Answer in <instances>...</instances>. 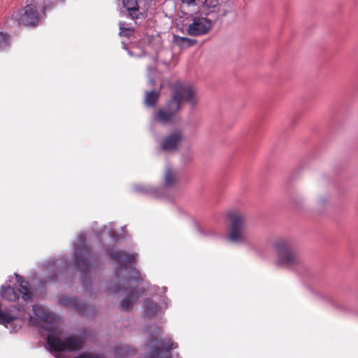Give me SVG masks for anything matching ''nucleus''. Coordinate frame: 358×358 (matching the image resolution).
<instances>
[{
	"label": "nucleus",
	"instance_id": "nucleus-1",
	"mask_svg": "<svg viewBox=\"0 0 358 358\" xmlns=\"http://www.w3.org/2000/svg\"><path fill=\"white\" fill-rule=\"evenodd\" d=\"M172 90L171 99L165 106L154 113L152 118L155 122L164 125L177 123L180 121L178 115L182 108L183 101L192 106L196 105L197 92L194 86L176 82L173 85Z\"/></svg>",
	"mask_w": 358,
	"mask_h": 358
},
{
	"label": "nucleus",
	"instance_id": "nucleus-2",
	"mask_svg": "<svg viewBox=\"0 0 358 358\" xmlns=\"http://www.w3.org/2000/svg\"><path fill=\"white\" fill-rule=\"evenodd\" d=\"M33 311L40 317L42 328L51 332L47 337V343L50 350L55 352H69L80 350L83 348L84 341L78 336H71L61 339L54 334L57 331L58 326L57 318L55 315L45 312L43 308L37 305L33 306Z\"/></svg>",
	"mask_w": 358,
	"mask_h": 358
},
{
	"label": "nucleus",
	"instance_id": "nucleus-3",
	"mask_svg": "<svg viewBox=\"0 0 358 358\" xmlns=\"http://www.w3.org/2000/svg\"><path fill=\"white\" fill-rule=\"evenodd\" d=\"M273 248L278 253L276 265L279 267L295 268L302 263L298 242L292 238L276 239Z\"/></svg>",
	"mask_w": 358,
	"mask_h": 358
},
{
	"label": "nucleus",
	"instance_id": "nucleus-4",
	"mask_svg": "<svg viewBox=\"0 0 358 358\" xmlns=\"http://www.w3.org/2000/svg\"><path fill=\"white\" fill-rule=\"evenodd\" d=\"M227 217L230 222L228 238L232 243H245L248 241L247 235V216L236 210L228 213Z\"/></svg>",
	"mask_w": 358,
	"mask_h": 358
},
{
	"label": "nucleus",
	"instance_id": "nucleus-5",
	"mask_svg": "<svg viewBox=\"0 0 358 358\" xmlns=\"http://www.w3.org/2000/svg\"><path fill=\"white\" fill-rule=\"evenodd\" d=\"M157 330L155 334L150 335L148 345L152 349L149 353V358H171V350L178 348V344L170 338H162L160 336V328L155 327Z\"/></svg>",
	"mask_w": 358,
	"mask_h": 358
},
{
	"label": "nucleus",
	"instance_id": "nucleus-6",
	"mask_svg": "<svg viewBox=\"0 0 358 358\" xmlns=\"http://www.w3.org/2000/svg\"><path fill=\"white\" fill-rule=\"evenodd\" d=\"M75 259L74 264L78 271L86 274L90 270L93 257L90 253V247L87 245L85 240L80 237L76 240L75 244Z\"/></svg>",
	"mask_w": 358,
	"mask_h": 358
},
{
	"label": "nucleus",
	"instance_id": "nucleus-7",
	"mask_svg": "<svg viewBox=\"0 0 358 358\" xmlns=\"http://www.w3.org/2000/svg\"><path fill=\"white\" fill-rule=\"evenodd\" d=\"M16 278L19 287L17 290L11 286H2L1 293L2 298L10 301H15L19 298L20 294H21L22 299L24 301L30 300L32 294L29 289V283L24 280L21 276L17 275Z\"/></svg>",
	"mask_w": 358,
	"mask_h": 358
},
{
	"label": "nucleus",
	"instance_id": "nucleus-8",
	"mask_svg": "<svg viewBox=\"0 0 358 358\" xmlns=\"http://www.w3.org/2000/svg\"><path fill=\"white\" fill-rule=\"evenodd\" d=\"M12 18L19 24L27 27L36 26L39 22L36 6L33 4H28L20 10L14 12Z\"/></svg>",
	"mask_w": 358,
	"mask_h": 358
},
{
	"label": "nucleus",
	"instance_id": "nucleus-9",
	"mask_svg": "<svg viewBox=\"0 0 358 358\" xmlns=\"http://www.w3.org/2000/svg\"><path fill=\"white\" fill-rule=\"evenodd\" d=\"M184 140L181 131L176 130L167 134L161 142V149L166 152L177 151Z\"/></svg>",
	"mask_w": 358,
	"mask_h": 358
},
{
	"label": "nucleus",
	"instance_id": "nucleus-10",
	"mask_svg": "<svg viewBox=\"0 0 358 358\" xmlns=\"http://www.w3.org/2000/svg\"><path fill=\"white\" fill-rule=\"evenodd\" d=\"M211 28V22L206 18H194L192 23L189 24L187 33L191 36H200L209 31Z\"/></svg>",
	"mask_w": 358,
	"mask_h": 358
},
{
	"label": "nucleus",
	"instance_id": "nucleus-11",
	"mask_svg": "<svg viewBox=\"0 0 358 358\" xmlns=\"http://www.w3.org/2000/svg\"><path fill=\"white\" fill-rule=\"evenodd\" d=\"M112 259L118 263L122 268H128L134 263L136 256L134 254H129L126 251L114 250L110 254Z\"/></svg>",
	"mask_w": 358,
	"mask_h": 358
},
{
	"label": "nucleus",
	"instance_id": "nucleus-12",
	"mask_svg": "<svg viewBox=\"0 0 358 358\" xmlns=\"http://www.w3.org/2000/svg\"><path fill=\"white\" fill-rule=\"evenodd\" d=\"M144 292L145 289L143 288L131 292L129 296H126L123 299L120 305V309L124 311L130 310L133 307L134 303L143 294Z\"/></svg>",
	"mask_w": 358,
	"mask_h": 358
},
{
	"label": "nucleus",
	"instance_id": "nucleus-13",
	"mask_svg": "<svg viewBox=\"0 0 358 358\" xmlns=\"http://www.w3.org/2000/svg\"><path fill=\"white\" fill-rule=\"evenodd\" d=\"M178 172L171 167H167L164 176V185L166 187H174L178 182Z\"/></svg>",
	"mask_w": 358,
	"mask_h": 358
},
{
	"label": "nucleus",
	"instance_id": "nucleus-14",
	"mask_svg": "<svg viewBox=\"0 0 358 358\" xmlns=\"http://www.w3.org/2000/svg\"><path fill=\"white\" fill-rule=\"evenodd\" d=\"M161 88L159 90H151L145 92L144 104L146 106L155 107L159 99Z\"/></svg>",
	"mask_w": 358,
	"mask_h": 358
},
{
	"label": "nucleus",
	"instance_id": "nucleus-15",
	"mask_svg": "<svg viewBox=\"0 0 358 358\" xmlns=\"http://www.w3.org/2000/svg\"><path fill=\"white\" fill-rule=\"evenodd\" d=\"M145 315L147 317H152L157 314L159 306L150 299H146L144 301Z\"/></svg>",
	"mask_w": 358,
	"mask_h": 358
},
{
	"label": "nucleus",
	"instance_id": "nucleus-16",
	"mask_svg": "<svg viewBox=\"0 0 358 358\" xmlns=\"http://www.w3.org/2000/svg\"><path fill=\"white\" fill-rule=\"evenodd\" d=\"M173 42L180 48L185 49L193 46L194 44H196V41L195 39L174 35Z\"/></svg>",
	"mask_w": 358,
	"mask_h": 358
},
{
	"label": "nucleus",
	"instance_id": "nucleus-17",
	"mask_svg": "<svg viewBox=\"0 0 358 358\" xmlns=\"http://www.w3.org/2000/svg\"><path fill=\"white\" fill-rule=\"evenodd\" d=\"M123 6L133 19L137 17L136 12L138 11L137 0H123Z\"/></svg>",
	"mask_w": 358,
	"mask_h": 358
},
{
	"label": "nucleus",
	"instance_id": "nucleus-18",
	"mask_svg": "<svg viewBox=\"0 0 358 358\" xmlns=\"http://www.w3.org/2000/svg\"><path fill=\"white\" fill-rule=\"evenodd\" d=\"M59 303L65 306H73L75 308L78 309L80 313L81 309L78 304V300L76 298L70 297L67 296H62L59 299Z\"/></svg>",
	"mask_w": 358,
	"mask_h": 358
},
{
	"label": "nucleus",
	"instance_id": "nucleus-19",
	"mask_svg": "<svg viewBox=\"0 0 358 358\" xmlns=\"http://www.w3.org/2000/svg\"><path fill=\"white\" fill-rule=\"evenodd\" d=\"M134 352V350H131L127 345L117 346L114 348L115 355L120 357H127Z\"/></svg>",
	"mask_w": 358,
	"mask_h": 358
},
{
	"label": "nucleus",
	"instance_id": "nucleus-20",
	"mask_svg": "<svg viewBox=\"0 0 358 358\" xmlns=\"http://www.w3.org/2000/svg\"><path fill=\"white\" fill-rule=\"evenodd\" d=\"M10 44L9 35L6 33L0 32V50L7 48Z\"/></svg>",
	"mask_w": 358,
	"mask_h": 358
},
{
	"label": "nucleus",
	"instance_id": "nucleus-21",
	"mask_svg": "<svg viewBox=\"0 0 358 358\" xmlns=\"http://www.w3.org/2000/svg\"><path fill=\"white\" fill-rule=\"evenodd\" d=\"M131 273H133V275L131 276V278H127L126 280V281H127V282H130L131 280V278L136 279V280H138L139 278L140 273L136 268H134L131 271Z\"/></svg>",
	"mask_w": 358,
	"mask_h": 358
},
{
	"label": "nucleus",
	"instance_id": "nucleus-22",
	"mask_svg": "<svg viewBox=\"0 0 358 358\" xmlns=\"http://www.w3.org/2000/svg\"><path fill=\"white\" fill-rule=\"evenodd\" d=\"M75 358H102L99 355H91L87 353L82 354L81 355H79Z\"/></svg>",
	"mask_w": 358,
	"mask_h": 358
},
{
	"label": "nucleus",
	"instance_id": "nucleus-23",
	"mask_svg": "<svg viewBox=\"0 0 358 358\" xmlns=\"http://www.w3.org/2000/svg\"><path fill=\"white\" fill-rule=\"evenodd\" d=\"M205 3L211 8H215L218 4V0H206Z\"/></svg>",
	"mask_w": 358,
	"mask_h": 358
},
{
	"label": "nucleus",
	"instance_id": "nucleus-24",
	"mask_svg": "<svg viewBox=\"0 0 358 358\" xmlns=\"http://www.w3.org/2000/svg\"><path fill=\"white\" fill-rule=\"evenodd\" d=\"M196 0H182L183 3H186L187 5H191L194 3Z\"/></svg>",
	"mask_w": 358,
	"mask_h": 358
},
{
	"label": "nucleus",
	"instance_id": "nucleus-25",
	"mask_svg": "<svg viewBox=\"0 0 358 358\" xmlns=\"http://www.w3.org/2000/svg\"><path fill=\"white\" fill-rule=\"evenodd\" d=\"M120 29L121 30V31H129L130 29H127V28H124L123 27V24L120 23Z\"/></svg>",
	"mask_w": 358,
	"mask_h": 358
},
{
	"label": "nucleus",
	"instance_id": "nucleus-26",
	"mask_svg": "<svg viewBox=\"0 0 358 358\" xmlns=\"http://www.w3.org/2000/svg\"><path fill=\"white\" fill-rule=\"evenodd\" d=\"M120 290H121V289H120V288H117V289H115V291H114V292H115V293H117V292H119Z\"/></svg>",
	"mask_w": 358,
	"mask_h": 358
},
{
	"label": "nucleus",
	"instance_id": "nucleus-27",
	"mask_svg": "<svg viewBox=\"0 0 358 358\" xmlns=\"http://www.w3.org/2000/svg\"><path fill=\"white\" fill-rule=\"evenodd\" d=\"M120 269H118V270L117 271V273L118 277L120 276V274H119V272H120Z\"/></svg>",
	"mask_w": 358,
	"mask_h": 358
},
{
	"label": "nucleus",
	"instance_id": "nucleus-28",
	"mask_svg": "<svg viewBox=\"0 0 358 358\" xmlns=\"http://www.w3.org/2000/svg\"><path fill=\"white\" fill-rule=\"evenodd\" d=\"M32 317H30V322H32Z\"/></svg>",
	"mask_w": 358,
	"mask_h": 358
}]
</instances>
